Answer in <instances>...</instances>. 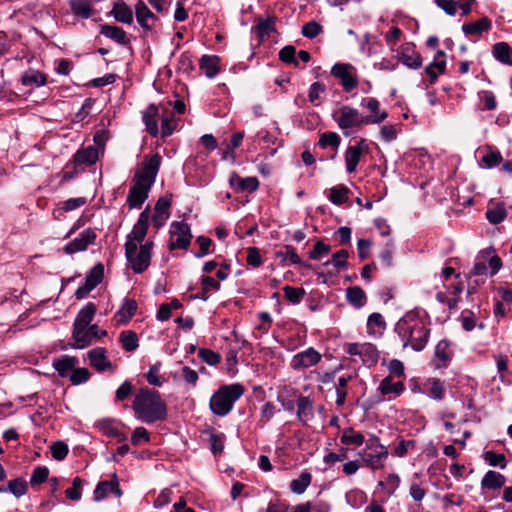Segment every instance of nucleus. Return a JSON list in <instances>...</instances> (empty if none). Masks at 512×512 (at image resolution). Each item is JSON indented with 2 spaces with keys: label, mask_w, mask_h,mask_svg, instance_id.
<instances>
[{
  "label": "nucleus",
  "mask_w": 512,
  "mask_h": 512,
  "mask_svg": "<svg viewBox=\"0 0 512 512\" xmlns=\"http://www.w3.org/2000/svg\"><path fill=\"white\" fill-rule=\"evenodd\" d=\"M283 292L286 300L294 305L299 304L306 295V291L304 288L293 287L289 285L283 287Z\"/></svg>",
  "instance_id": "09e8293b"
},
{
  "label": "nucleus",
  "mask_w": 512,
  "mask_h": 512,
  "mask_svg": "<svg viewBox=\"0 0 512 512\" xmlns=\"http://www.w3.org/2000/svg\"><path fill=\"white\" fill-rule=\"evenodd\" d=\"M96 238V232L92 228H87L78 237L68 242L63 247V251L68 255L85 251L89 245L95 242Z\"/></svg>",
  "instance_id": "9b49d317"
},
{
  "label": "nucleus",
  "mask_w": 512,
  "mask_h": 512,
  "mask_svg": "<svg viewBox=\"0 0 512 512\" xmlns=\"http://www.w3.org/2000/svg\"><path fill=\"white\" fill-rule=\"evenodd\" d=\"M400 61L411 69H418L422 66V58L420 54L410 47L402 48Z\"/></svg>",
  "instance_id": "2f4dec72"
},
{
  "label": "nucleus",
  "mask_w": 512,
  "mask_h": 512,
  "mask_svg": "<svg viewBox=\"0 0 512 512\" xmlns=\"http://www.w3.org/2000/svg\"><path fill=\"white\" fill-rule=\"evenodd\" d=\"M361 147L349 146L345 152V163L348 173H353L360 161Z\"/></svg>",
  "instance_id": "ea45409f"
},
{
  "label": "nucleus",
  "mask_w": 512,
  "mask_h": 512,
  "mask_svg": "<svg viewBox=\"0 0 512 512\" xmlns=\"http://www.w3.org/2000/svg\"><path fill=\"white\" fill-rule=\"evenodd\" d=\"M219 57L215 55H203L200 59V69L208 78H214L219 72Z\"/></svg>",
  "instance_id": "72a5a7b5"
},
{
  "label": "nucleus",
  "mask_w": 512,
  "mask_h": 512,
  "mask_svg": "<svg viewBox=\"0 0 512 512\" xmlns=\"http://www.w3.org/2000/svg\"><path fill=\"white\" fill-rule=\"evenodd\" d=\"M491 29V21L487 17H482L478 21L464 24L462 31L465 35H481Z\"/></svg>",
  "instance_id": "7c9ffc66"
},
{
  "label": "nucleus",
  "mask_w": 512,
  "mask_h": 512,
  "mask_svg": "<svg viewBox=\"0 0 512 512\" xmlns=\"http://www.w3.org/2000/svg\"><path fill=\"white\" fill-rule=\"evenodd\" d=\"M244 392V386L239 383L221 386L210 399L211 411L217 416H226Z\"/></svg>",
  "instance_id": "20e7f679"
},
{
  "label": "nucleus",
  "mask_w": 512,
  "mask_h": 512,
  "mask_svg": "<svg viewBox=\"0 0 512 512\" xmlns=\"http://www.w3.org/2000/svg\"><path fill=\"white\" fill-rule=\"evenodd\" d=\"M78 359L74 356H62L53 362V366L58 375L62 378L67 377L75 369Z\"/></svg>",
  "instance_id": "bb28decb"
},
{
  "label": "nucleus",
  "mask_w": 512,
  "mask_h": 512,
  "mask_svg": "<svg viewBox=\"0 0 512 512\" xmlns=\"http://www.w3.org/2000/svg\"><path fill=\"white\" fill-rule=\"evenodd\" d=\"M505 484V477L496 471L489 470L481 480L483 489L497 490Z\"/></svg>",
  "instance_id": "f704fd0d"
},
{
  "label": "nucleus",
  "mask_w": 512,
  "mask_h": 512,
  "mask_svg": "<svg viewBox=\"0 0 512 512\" xmlns=\"http://www.w3.org/2000/svg\"><path fill=\"white\" fill-rule=\"evenodd\" d=\"M247 257L246 262L248 265L257 268L262 265L263 260L260 251L257 247H248L246 249Z\"/></svg>",
  "instance_id": "774afa93"
},
{
  "label": "nucleus",
  "mask_w": 512,
  "mask_h": 512,
  "mask_svg": "<svg viewBox=\"0 0 512 512\" xmlns=\"http://www.w3.org/2000/svg\"><path fill=\"white\" fill-rule=\"evenodd\" d=\"M340 137L337 133L335 132H326V133H323L321 136H320V139H319V145L322 147V148H326L328 146H331L335 149L338 148V146L340 145Z\"/></svg>",
  "instance_id": "0e129e2a"
},
{
  "label": "nucleus",
  "mask_w": 512,
  "mask_h": 512,
  "mask_svg": "<svg viewBox=\"0 0 512 512\" xmlns=\"http://www.w3.org/2000/svg\"><path fill=\"white\" fill-rule=\"evenodd\" d=\"M230 186L237 192H254L259 187V180L256 177L241 178L237 173H232L229 179Z\"/></svg>",
  "instance_id": "412c9836"
},
{
  "label": "nucleus",
  "mask_w": 512,
  "mask_h": 512,
  "mask_svg": "<svg viewBox=\"0 0 512 512\" xmlns=\"http://www.w3.org/2000/svg\"><path fill=\"white\" fill-rule=\"evenodd\" d=\"M152 185L142 183L136 180H132V186L130 187L127 203L130 208H140L142 204L147 200L148 194Z\"/></svg>",
  "instance_id": "4468645a"
},
{
  "label": "nucleus",
  "mask_w": 512,
  "mask_h": 512,
  "mask_svg": "<svg viewBox=\"0 0 512 512\" xmlns=\"http://www.w3.org/2000/svg\"><path fill=\"white\" fill-rule=\"evenodd\" d=\"M352 379V376L340 377L335 386L336 388V405L338 407H342L345 403L347 397V385L348 382Z\"/></svg>",
  "instance_id": "603ef678"
},
{
  "label": "nucleus",
  "mask_w": 512,
  "mask_h": 512,
  "mask_svg": "<svg viewBox=\"0 0 512 512\" xmlns=\"http://www.w3.org/2000/svg\"><path fill=\"white\" fill-rule=\"evenodd\" d=\"M49 469L45 466L36 467L31 475L30 483L32 486L41 484L48 479Z\"/></svg>",
  "instance_id": "338daca9"
},
{
  "label": "nucleus",
  "mask_w": 512,
  "mask_h": 512,
  "mask_svg": "<svg viewBox=\"0 0 512 512\" xmlns=\"http://www.w3.org/2000/svg\"><path fill=\"white\" fill-rule=\"evenodd\" d=\"M119 341L123 349L127 352L135 351L139 346V339L134 331H122L119 336Z\"/></svg>",
  "instance_id": "79ce46f5"
},
{
  "label": "nucleus",
  "mask_w": 512,
  "mask_h": 512,
  "mask_svg": "<svg viewBox=\"0 0 512 512\" xmlns=\"http://www.w3.org/2000/svg\"><path fill=\"white\" fill-rule=\"evenodd\" d=\"M153 245L152 241H147L141 244L138 249V245L131 241L125 243V256L134 273L140 274L149 267Z\"/></svg>",
  "instance_id": "39448f33"
},
{
  "label": "nucleus",
  "mask_w": 512,
  "mask_h": 512,
  "mask_svg": "<svg viewBox=\"0 0 512 512\" xmlns=\"http://www.w3.org/2000/svg\"><path fill=\"white\" fill-rule=\"evenodd\" d=\"M321 358V354L314 348L310 347L305 351L299 352L293 356L291 367L294 370L309 368L318 364Z\"/></svg>",
  "instance_id": "2eb2a0df"
},
{
  "label": "nucleus",
  "mask_w": 512,
  "mask_h": 512,
  "mask_svg": "<svg viewBox=\"0 0 512 512\" xmlns=\"http://www.w3.org/2000/svg\"><path fill=\"white\" fill-rule=\"evenodd\" d=\"M350 190L345 185H337L330 189L329 200L335 205H342L348 200Z\"/></svg>",
  "instance_id": "de8ad7c7"
},
{
  "label": "nucleus",
  "mask_w": 512,
  "mask_h": 512,
  "mask_svg": "<svg viewBox=\"0 0 512 512\" xmlns=\"http://www.w3.org/2000/svg\"><path fill=\"white\" fill-rule=\"evenodd\" d=\"M96 313V306L94 303H87L77 314L73 324V330L78 335L81 330L85 329L92 322Z\"/></svg>",
  "instance_id": "6ab92c4d"
},
{
  "label": "nucleus",
  "mask_w": 512,
  "mask_h": 512,
  "mask_svg": "<svg viewBox=\"0 0 512 512\" xmlns=\"http://www.w3.org/2000/svg\"><path fill=\"white\" fill-rule=\"evenodd\" d=\"M224 440H225L224 434H222V433L217 434L214 432L210 433V438H209L210 448H211L212 453L215 456L220 455L223 452Z\"/></svg>",
  "instance_id": "052dcab7"
},
{
  "label": "nucleus",
  "mask_w": 512,
  "mask_h": 512,
  "mask_svg": "<svg viewBox=\"0 0 512 512\" xmlns=\"http://www.w3.org/2000/svg\"><path fill=\"white\" fill-rule=\"evenodd\" d=\"M484 460L493 467L499 466L501 469L506 467V458L504 454L487 451L484 453Z\"/></svg>",
  "instance_id": "e2e57ef3"
},
{
  "label": "nucleus",
  "mask_w": 512,
  "mask_h": 512,
  "mask_svg": "<svg viewBox=\"0 0 512 512\" xmlns=\"http://www.w3.org/2000/svg\"><path fill=\"white\" fill-rule=\"evenodd\" d=\"M104 277V266L102 263L96 264L86 275L85 282L79 286L75 292L77 299L86 297L96 286H98Z\"/></svg>",
  "instance_id": "9d476101"
},
{
  "label": "nucleus",
  "mask_w": 512,
  "mask_h": 512,
  "mask_svg": "<svg viewBox=\"0 0 512 512\" xmlns=\"http://www.w3.org/2000/svg\"><path fill=\"white\" fill-rule=\"evenodd\" d=\"M105 330L99 329L97 324L90 325L85 329L81 330L80 334H76L75 330L72 331V338L74 340L73 347L77 349H83L88 347L93 339L101 338L106 336Z\"/></svg>",
  "instance_id": "f8f14e48"
},
{
  "label": "nucleus",
  "mask_w": 512,
  "mask_h": 512,
  "mask_svg": "<svg viewBox=\"0 0 512 512\" xmlns=\"http://www.w3.org/2000/svg\"><path fill=\"white\" fill-rule=\"evenodd\" d=\"M277 257L282 258L283 260H289L291 264L300 265L304 268H310L311 265L307 262H303L301 258L298 256L296 249L293 246L287 245L285 246V251H278L276 253Z\"/></svg>",
  "instance_id": "49530a36"
},
{
  "label": "nucleus",
  "mask_w": 512,
  "mask_h": 512,
  "mask_svg": "<svg viewBox=\"0 0 512 512\" xmlns=\"http://www.w3.org/2000/svg\"><path fill=\"white\" fill-rule=\"evenodd\" d=\"M106 353L107 351L103 347L93 348L87 353L90 365L98 372L114 369Z\"/></svg>",
  "instance_id": "f3484780"
},
{
  "label": "nucleus",
  "mask_w": 512,
  "mask_h": 512,
  "mask_svg": "<svg viewBox=\"0 0 512 512\" xmlns=\"http://www.w3.org/2000/svg\"><path fill=\"white\" fill-rule=\"evenodd\" d=\"M273 31H275V20L273 18L261 20L256 26L257 35L261 40L269 37Z\"/></svg>",
  "instance_id": "4d7b16f0"
},
{
  "label": "nucleus",
  "mask_w": 512,
  "mask_h": 512,
  "mask_svg": "<svg viewBox=\"0 0 512 512\" xmlns=\"http://www.w3.org/2000/svg\"><path fill=\"white\" fill-rule=\"evenodd\" d=\"M404 384L401 381L393 382L391 376L385 377L379 384V392L385 396L389 394L400 395L404 391Z\"/></svg>",
  "instance_id": "4c0bfd02"
},
{
  "label": "nucleus",
  "mask_w": 512,
  "mask_h": 512,
  "mask_svg": "<svg viewBox=\"0 0 512 512\" xmlns=\"http://www.w3.org/2000/svg\"><path fill=\"white\" fill-rule=\"evenodd\" d=\"M386 323L380 313H372L367 320V331L370 335L381 334L385 329Z\"/></svg>",
  "instance_id": "a18cd8bd"
},
{
  "label": "nucleus",
  "mask_w": 512,
  "mask_h": 512,
  "mask_svg": "<svg viewBox=\"0 0 512 512\" xmlns=\"http://www.w3.org/2000/svg\"><path fill=\"white\" fill-rule=\"evenodd\" d=\"M99 159V149L95 146H87L80 148L73 156L76 165L91 166Z\"/></svg>",
  "instance_id": "5701e85b"
},
{
  "label": "nucleus",
  "mask_w": 512,
  "mask_h": 512,
  "mask_svg": "<svg viewBox=\"0 0 512 512\" xmlns=\"http://www.w3.org/2000/svg\"><path fill=\"white\" fill-rule=\"evenodd\" d=\"M426 393L434 400H443L445 397L444 383L437 378H430L425 383Z\"/></svg>",
  "instance_id": "e433bc0d"
},
{
  "label": "nucleus",
  "mask_w": 512,
  "mask_h": 512,
  "mask_svg": "<svg viewBox=\"0 0 512 512\" xmlns=\"http://www.w3.org/2000/svg\"><path fill=\"white\" fill-rule=\"evenodd\" d=\"M158 116H159V108L155 104H150L142 112V121L145 124L146 131L153 137L157 136L159 133L158 121H157Z\"/></svg>",
  "instance_id": "4be33fe9"
},
{
  "label": "nucleus",
  "mask_w": 512,
  "mask_h": 512,
  "mask_svg": "<svg viewBox=\"0 0 512 512\" xmlns=\"http://www.w3.org/2000/svg\"><path fill=\"white\" fill-rule=\"evenodd\" d=\"M416 448L415 440H405L399 439L398 444L393 449V455L397 457H405L409 451H412Z\"/></svg>",
  "instance_id": "13d9d810"
},
{
  "label": "nucleus",
  "mask_w": 512,
  "mask_h": 512,
  "mask_svg": "<svg viewBox=\"0 0 512 512\" xmlns=\"http://www.w3.org/2000/svg\"><path fill=\"white\" fill-rule=\"evenodd\" d=\"M331 75L340 80L343 89L347 92L358 86L355 68L351 64L336 63L331 69Z\"/></svg>",
  "instance_id": "1a4fd4ad"
},
{
  "label": "nucleus",
  "mask_w": 512,
  "mask_h": 512,
  "mask_svg": "<svg viewBox=\"0 0 512 512\" xmlns=\"http://www.w3.org/2000/svg\"><path fill=\"white\" fill-rule=\"evenodd\" d=\"M21 82L24 86L40 87L47 83V76L38 70L29 69L22 75Z\"/></svg>",
  "instance_id": "c85d7f7f"
},
{
  "label": "nucleus",
  "mask_w": 512,
  "mask_h": 512,
  "mask_svg": "<svg viewBox=\"0 0 512 512\" xmlns=\"http://www.w3.org/2000/svg\"><path fill=\"white\" fill-rule=\"evenodd\" d=\"M82 485V479L75 477L72 481V487L65 491L66 497L72 501H79L82 497Z\"/></svg>",
  "instance_id": "bf43d9fd"
},
{
  "label": "nucleus",
  "mask_w": 512,
  "mask_h": 512,
  "mask_svg": "<svg viewBox=\"0 0 512 512\" xmlns=\"http://www.w3.org/2000/svg\"><path fill=\"white\" fill-rule=\"evenodd\" d=\"M100 33L120 45H128L130 42L126 32L118 26L102 25Z\"/></svg>",
  "instance_id": "a878e982"
},
{
  "label": "nucleus",
  "mask_w": 512,
  "mask_h": 512,
  "mask_svg": "<svg viewBox=\"0 0 512 512\" xmlns=\"http://www.w3.org/2000/svg\"><path fill=\"white\" fill-rule=\"evenodd\" d=\"M435 357L438 361L437 367H446L452 358V351L450 350V342L448 340H441L435 347Z\"/></svg>",
  "instance_id": "c756f323"
},
{
  "label": "nucleus",
  "mask_w": 512,
  "mask_h": 512,
  "mask_svg": "<svg viewBox=\"0 0 512 512\" xmlns=\"http://www.w3.org/2000/svg\"><path fill=\"white\" fill-rule=\"evenodd\" d=\"M340 442L343 445L361 446L365 442V437L362 433L355 431L352 427H347L342 432Z\"/></svg>",
  "instance_id": "58836bf2"
},
{
  "label": "nucleus",
  "mask_w": 512,
  "mask_h": 512,
  "mask_svg": "<svg viewBox=\"0 0 512 512\" xmlns=\"http://www.w3.org/2000/svg\"><path fill=\"white\" fill-rule=\"evenodd\" d=\"M360 358L365 365L371 366L378 361V351L375 345L371 343L361 344Z\"/></svg>",
  "instance_id": "c03bdc74"
},
{
  "label": "nucleus",
  "mask_w": 512,
  "mask_h": 512,
  "mask_svg": "<svg viewBox=\"0 0 512 512\" xmlns=\"http://www.w3.org/2000/svg\"><path fill=\"white\" fill-rule=\"evenodd\" d=\"M149 219L150 212L149 208L147 207L140 213L139 218L135 225L133 226L132 231L127 235L126 243H129L131 241L135 245L142 244L147 235Z\"/></svg>",
  "instance_id": "ddd939ff"
},
{
  "label": "nucleus",
  "mask_w": 512,
  "mask_h": 512,
  "mask_svg": "<svg viewBox=\"0 0 512 512\" xmlns=\"http://www.w3.org/2000/svg\"><path fill=\"white\" fill-rule=\"evenodd\" d=\"M348 256H349L348 251L345 249H341V250L337 251L336 253H334L332 256V260L325 262L324 266H328V265L332 264L338 271L345 269L348 266V262H347Z\"/></svg>",
  "instance_id": "5fc2aeb1"
},
{
  "label": "nucleus",
  "mask_w": 512,
  "mask_h": 512,
  "mask_svg": "<svg viewBox=\"0 0 512 512\" xmlns=\"http://www.w3.org/2000/svg\"><path fill=\"white\" fill-rule=\"evenodd\" d=\"M135 15L138 24L147 31H151L158 17L150 11L143 0H138L135 5Z\"/></svg>",
  "instance_id": "a211bd4d"
},
{
  "label": "nucleus",
  "mask_w": 512,
  "mask_h": 512,
  "mask_svg": "<svg viewBox=\"0 0 512 512\" xmlns=\"http://www.w3.org/2000/svg\"><path fill=\"white\" fill-rule=\"evenodd\" d=\"M395 331L401 339L403 348L411 347L414 351H422L429 339L430 329L416 314L410 312L403 316L395 325Z\"/></svg>",
  "instance_id": "f03ea898"
},
{
  "label": "nucleus",
  "mask_w": 512,
  "mask_h": 512,
  "mask_svg": "<svg viewBox=\"0 0 512 512\" xmlns=\"http://www.w3.org/2000/svg\"><path fill=\"white\" fill-rule=\"evenodd\" d=\"M507 213L503 204H497L494 207L488 208L486 211V218L491 224H499L506 218Z\"/></svg>",
  "instance_id": "8fccbe9b"
},
{
  "label": "nucleus",
  "mask_w": 512,
  "mask_h": 512,
  "mask_svg": "<svg viewBox=\"0 0 512 512\" xmlns=\"http://www.w3.org/2000/svg\"><path fill=\"white\" fill-rule=\"evenodd\" d=\"M91 373L87 368H75L69 375V379L73 385H80L89 380Z\"/></svg>",
  "instance_id": "69168bd1"
},
{
  "label": "nucleus",
  "mask_w": 512,
  "mask_h": 512,
  "mask_svg": "<svg viewBox=\"0 0 512 512\" xmlns=\"http://www.w3.org/2000/svg\"><path fill=\"white\" fill-rule=\"evenodd\" d=\"M311 480V473L304 471L299 475L298 478L293 479L290 482V489L295 494H303L306 491L307 487L310 485Z\"/></svg>",
  "instance_id": "a19ab883"
},
{
  "label": "nucleus",
  "mask_w": 512,
  "mask_h": 512,
  "mask_svg": "<svg viewBox=\"0 0 512 512\" xmlns=\"http://www.w3.org/2000/svg\"><path fill=\"white\" fill-rule=\"evenodd\" d=\"M132 409L136 418L146 424L164 422L168 417V407L161 394L147 387L139 389Z\"/></svg>",
  "instance_id": "f257e3e1"
},
{
  "label": "nucleus",
  "mask_w": 512,
  "mask_h": 512,
  "mask_svg": "<svg viewBox=\"0 0 512 512\" xmlns=\"http://www.w3.org/2000/svg\"><path fill=\"white\" fill-rule=\"evenodd\" d=\"M177 128V121L172 114L163 113L162 114V123H161V133L162 137H168L172 135V133Z\"/></svg>",
  "instance_id": "6e6d98bb"
},
{
  "label": "nucleus",
  "mask_w": 512,
  "mask_h": 512,
  "mask_svg": "<svg viewBox=\"0 0 512 512\" xmlns=\"http://www.w3.org/2000/svg\"><path fill=\"white\" fill-rule=\"evenodd\" d=\"M492 54L502 64L512 66V48L506 42H498L493 46Z\"/></svg>",
  "instance_id": "473e14b6"
},
{
  "label": "nucleus",
  "mask_w": 512,
  "mask_h": 512,
  "mask_svg": "<svg viewBox=\"0 0 512 512\" xmlns=\"http://www.w3.org/2000/svg\"><path fill=\"white\" fill-rule=\"evenodd\" d=\"M69 7L76 17L82 19L90 18L95 12L91 0H70Z\"/></svg>",
  "instance_id": "393cba45"
},
{
  "label": "nucleus",
  "mask_w": 512,
  "mask_h": 512,
  "mask_svg": "<svg viewBox=\"0 0 512 512\" xmlns=\"http://www.w3.org/2000/svg\"><path fill=\"white\" fill-rule=\"evenodd\" d=\"M297 416L302 421L304 417L312 416L313 402L307 396L300 395L297 399Z\"/></svg>",
  "instance_id": "3c124183"
},
{
  "label": "nucleus",
  "mask_w": 512,
  "mask_h": 512,
  "mask_svg": "<svg viewBox=\"0 0 512 512\" xmlns=\"http://www.w3.org/2000/svg\"><path fill=\"white\" fill-rule=\"evenodd\" d=\"M162 158L158 153L145 156L133 177L134 180L152 185L155 183L161 166Z\"/></svg>",
  "instance_id": "423d86ee"
},
{
  "label": "nucleus",
  "mask_w": 512,
  "mask_h": 512,
  "mask_svg": "<svg viewBox=\"0 0 512 512\" xmlns=\"http://www.w3.org/2000/svg\"><path fill=\"white\" fill-rule=\"evenodd\" d=\"M389 452L387 448H363L358 452L364 466L373 471L383 469L388 458Z\"/></svg>",
  "instance_id": "6e6552de"
},
{
  "label": "nucleus",
  "mask_w": 512,
  "mask_h": 512,
  "mask_svg": "<svg viewBox=\"0 0 512 512\" xmlns=\"http://www.w3.org/2000/svg\"><path fill=\"white\" fill-rule=\"evenodd\" d=\"M4 489H7V492H10L16 498H20L27 493L28 484L24 478L18 477L13 480H10L7 483V486L4 487Z\"/></svg>",
  "instance_id": "37998d69"
},
{
  "label": "nucleus",
  "mask_w": 512,
  "mask_h": 512,
  "mask_svg": "<svg viewBox=\"0 0 512 512\" xmlns=\"http://www.w3.org/2000/svg\"><path fill=\"white\" fill-rule=\"evenodd\" d=\"M93 494L95 501H101L105 499L109 494H114L117 497H121L122 490L119 487L117 474L113 473L112 479L109 481H100L97 484Z\"/></svg>",
  "instance_id": "dca6fc26"
},
{
  "label": "nucleus",
  "mask_w": 512,
  "mask_h": 512,
  "mask_svg": "<svg viewBox=\"0 0 512 512\" xmlns=\"http://www.w3.org/2000/svg\"><path fill=\"white\" fill-rule=\"evenodd\" d=\"M171 201L165 197H161L155 204L154 214L152 216V224L156 229L164 226L166 220L170 216L169 208Z\"/></svg>",
  "instance_id": "aec40b11"
},
{
  "label": "nucleus",
  "mask_w": 512,
  "mask_h": 512,
  "mask_svg": "<svg viewBox=\"0 0 512 512\" xmlns=\"http://www.w3.org/2000/svg\"><path fill=\"white\" fill-rule=\"evenodd\" d=\"M198 356L202 361L211 366L217 365L221 361L220 354L207 348H200L198 351Z\"/></svg>",
  "instance_id": "680f3d73"
},
{
  "label": "nucleus",
  "mask_w": 512,
  "mask_h": 512,
  "mask_svg": "<svg viewBox=\"0 0 512 512\" xmlns=\"http://www.w3.org/2000/svg\"><path fill=\"white\" fill-rule=\"evenodd\" d=\"M111 13L118 22L124 24H131L133 22V12L122 0H118L114 3Z\"/></svg>",
  "instance_id": "cd10ccee"
},
{
  "label": "nucleus",
  "mask_w": 512,
  "mask_h": 512,
  "mask_svg": "<svg viewBox=\"0 0 512 512\" xmlns=\"http://www.w3.org/2000/svg\"><path fill=\"white\" fill-rule=\"evenodd\" d=\"M171 240L169 243V249H188L191 243V229L188 223L185 221H175L171 224Z\"/></svg>",
  "instance_id": "0eeeda50"
},
{
  "label": "nucleus",
  "mask_w": 512,
  "mask_h": 512,
  "mask_svg": "<svg viewBox=\"0 0 512 512\" xmlns=\"http://www.w3.org/2000/svg\"><path fill=\"white\" fill-rule=\"evenodd\" d=\"M136 311L137 302L134 299L125 298L114 318L118 324H126L135 315Z\"/></svg>",
  "instance_id": "b1692460"
},
{
  "label": "nucleus",
  "mask_w": 512,
  "mask_h": 512,
  "mask_svg": "<svg viewBox=\"0 0 512 512\" xmlns=\"http://www.w3.org/2000/svg\"><path fill=\"white\" fill-rule=\"evenodd\" d=\"M481 161L487 168H493L501 163L502 155L497 149H493L488 146L485 154L481 158Z\"/></svg>",
  "instance_id": "864d4df0"
},
{
  "label": "nucleus",
  "mask_w": 512,
  "mask_h": 512,
  "mask_svg": "<svg viewBox=\"0 0 512 512\" xmlns=\"http://www.w3.org/2000/svg\"><path fill=\"white\" fill-rule=\"evenodd\" d=\"M388 117L386 111L381 114L362 116L356 108L350 106H342L338 114L333 115L340 129L343 130L345 136L350 135L348 131L351 128L361 127L367 124H379Z\"/></svg>",
  "instance_id": "7ed1b4c3"
},
{
  "label": "nucleus",
  "mask_w": 512,
  "mask_h": 512,
  "mask_svg": "<svg viewBox=\"0 0 512 512\" xmlns=\"http://www.w3.org/2000/svg\"><path fill=\"white\" fill-rule=\"evenodd\" d=\"M346 299L349 304L355 308L363 307L367 302L364 290L359 286H353L346 289Z\"/></svg>",
  "instance_id": "c9c22d12"
}]
</instances>
